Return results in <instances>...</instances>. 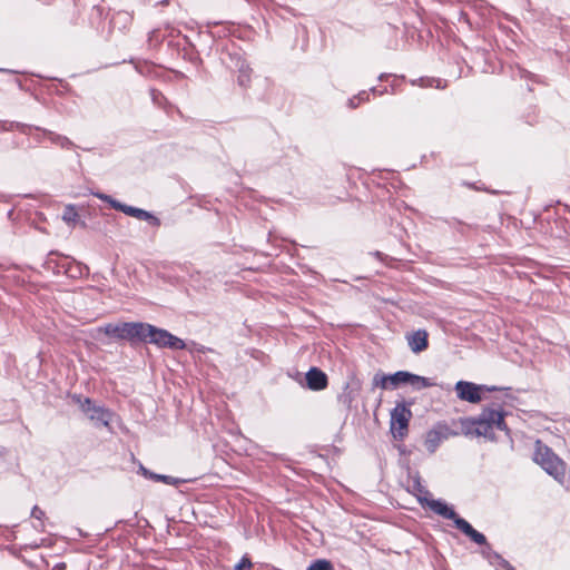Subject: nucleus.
Masks as SVG:
<instances>
[{
  "mask_svg": "<svg viewBox=\"0 0 570 570\" xmlns=\"http://www.w3.org/2000/svg\"><path fill=\"white\" fill-rule=\"evenodd\" d=\"M508 412L500 405L497 407L485 406L478 416L460 417V431L452 430L445 422H438L425 435V448L433 454L440 444L451 436L463 434L469 438H480L494 442L497 436L494 430L503 431L510 435V429L505 422Z\"/></svg>",
  "mask_w": 570,
  "mask_h": 570,
  "instance_id": "nucleus-1",
  "label": "nucleus"
},
{
  "mask_svg": "<svg viewBox=\"0 0 570 570\" xmlns=\"http://www.w3.org/2000/svg\"><path fill=\"white\" fill-rule=\"evenodd\" d=\"M99 331L109 337L127 341L130 346L151 344L158 348H168L171 351L186 348V343L183 338L147 322L130 321L107 323L99 327Z\"/></svg>",
  "mask_w": 570,
  "mask_h": 570,
  "instance_id": "nucleus-2",
  "label": "nucleus"
},
{
  "mask_svg": "<svg viewBox=\"0 0 570 570\" xmlns=\"http://www.w3.org/2000/svg\"><path fill=\"white\" fill-rule=\"evenodd\" d=\"M419 503L423 508H429L435 514L453 521L454 527L461 531L466 538H471V535L476 537V529L472 527V524L462 518L455 510L454 507L449 504L446 501L442 499H433L420 497Z\"/></svg>",
  "mask_w": 570,
  "mask_h": 570,
  "instance_id": "nucleus-3",
  "label": "nucleus"
},
{
  "mask_svg": "<svg viewBox=\"0 0 570 570\" xmlns=\"http://www.w3.org/2000/svg\"><path fill=\"white\" fill-rule=\"evenodd\" d=\"M533 461L556 481L563 483L566 476V463L550 446L540 440H537L535 442Z\"/></svg>",
  "mask_w": 570,
  "mask_h": 570,
  "instance_id": "nucleus-4",
  "label": "nucleus"
},
{
  "mask_svg": "<svg viewBox=\"0 0 570 570\" xmlns=\"http://www.w3.org/2000/svg\"><path fill=\"white\" fill-rule=\"evenodd\" d=\"M71 401L77 404L86 416L94 422L95 426L108 428L114 416V412L105 406L96 405V403L88 396L81 394H71Z\"/></svg>",
  "mask_w": 570,
  "mask_h": 570,
  "instance_id": "nucleus-5",
  "label": "nucleus"
},
{
  "mask_svg": "<svg viewBox=\"0 0 570 570\" xmlns=\"http://www.w3.org/2000/svg\"><path fill=\"white\" fill-rule=\"evenodd\" d=\"M0 129L3 131L18 130L24 135H28L31 129H36L38 131H41L43 136H46L53 145H57L62 149H73L77 147L76 144L71 141L67 136L57 134L49 129H45L38 126H32L19 121L0 120Z\"/></svg>",
  "mask_w": 570,
  "mask_h": 570,
  "instance_id": "nucleus-6",
  "label": "nucleus"
},
{
  "mask_svg": "<svg viewBox=\"0 0 570 570\" xmlns=\"http://www.w3.org/2000/svg\"><path fill=\"white\" fill-rule=\"evenodd\" d=\"M412 401L396 402L395 407L390 413V432L395 440L402 441L409 433V425L412 419L410 406Z\"/></svg>",
  "mask_w": 570,
  "mask_h": 570,
  "instance_id": "nucleus-7",
  "label": "nucleus"
},
{
  "mask_svg": "<svg viewBox=\"0 0 570 570\" xmlns=\"http://www.w3.org/2000/svg\"><path fill=\"white\" fill-rule=\"evenodd\" d=\"M117 20H129V17L125 12H118L109 21L105 17V8L99 4H94L89 14V22L101 36L109 39L114 28L116 27Z\"/></svg>",
  "mask_w": 570,
  "mask_h": 570,
  "instance_id": "nucleus-8",
  "label": "nucleus"
},
{
  "mask_svg": "<svg viewBox=\"0 0 570 570\" xmlns=\"http://www.w3.org/2000/svg\"><path fill=\"white\" fill-rule=\"evenodd\" d=\"M498 386H489L485 384H476L470 381L460 380L454 385L456 397L461 401L478 404L480 403L485 392L499 391Z\"/></svg>",
  "mask_w": 570,
  "mask_h": 570,
  "instance_id": "nucleus-9",
  "label": "nucleus"
},
{
  "mask_svg": "<svg viewBox=\"0 0 570 570\" xmlns=\"http://www.w3.org/2000/svg\"><path fill=\"white\" fill-rule=\"evenodd\" d=\"M216 51L220 52L219 59L230 70L243 72L248 66L243 49L234 41H228L225 45L216 43Z\"/></svg>",
  "mask_w": 570,
  "mask_h": 570,
  "instance_id": "nucleus-10",
  "label": "nucleus"
},
{
  "mask_svg": "<svg viewBox=\"0 0 570 570\" xmlns=\"http://www.w3.org/2000/svg\"><path fill=\"white\" fill-rule=\"evenodd\" d=\"M470 540L481 548L480 553L482 558L485 559L497 570H513V566L499 552L492 549V546L489 543L487 537L482 532L476 530V537L471 535Z\"/></svg>",
  "mask_w": 570,
  "mask_h": 570,
  "instance_id": "nucleus-11",
  "label": "nucleus"
},
{
  "mask_svg": "<svg viewBox=\"0 0 570 570\" xmlns=\"http://www.w3.org/2000/svg\"><path fill=\"white\" fill-rule=\"evenodd\" d=\"M392 390L400 389L402 386H411L414 391H421L435 386V383L430 379L410 371L400 370L392 373Z\"/></svg>",
  "mask_w": 570,
  "mask_h": 570,
  "instance_id": "nucleus-12",
  "label": "nucleus"
},
{
  "mask_svg": "<svg viewBox=\"0 0 570 570\" xmlns=\"http://www.w3.org/2000/svg\"><path fill=\"white\" fill-rule=\"evenodd\" d=\"M362 389V382L355 375H350L348 381L343 386L342 392L337 395V401L341 403L346 410H351L353 407L354 401L358 397Z\"/></svg>",
  "mask_w": 570,
  "mask_h": 570,
  "instance_id": "nucleus-13",
  "label": "nucleus"
},
{
  "mask_svg": "<svg viewBox=\"0 0 570 570\" xmlns=\"http://www.w3.org/2000/svg\"><path fill=\"white\" fill-rule=\"evenodd\" d=\"M301 385L311 391L320 392L328 386V376L320 367L311 366L305 373L304 383H301Z\"/></svg>",
  "mask_w": 570,
  "mask_h": 570,
  "instance_id": "nucleus-14",
  "label": "nucleus"
},
{
  "mask_svg": "<svg viewBox=\"0 0 570 570\" xmlns=\"http://www.w3.org/2000/svg\"><path fill=\"white\" fill-rule=\"evenodd\" d=\"M68 257L69 256L62 255L57 250H51L48 253L42 267L46 271L51 272L55 276L63 275Z\"/></svg>",
  "mask_w": 570,
  "mask_h": 570,
  "instance_id": "nucleus-15",
  "label": "nucleus"
},
{
  "mask_svg": "<svg viewBox=\"0 0 570 570\" xmlns=\"http://www.w3.org/2000/svg\"><path fill=\"white\" fill-rule=\"evenodd\" d=\"M406 341L411 352L414 354H420L429 348V333L424 328L406 334Z\"/></svg>",
  "mask_w": 570,
  "mask_h": 570,
  "instance_id": "nucleus-16",
  "label": "nucleus"
},
{
  "mask_svg": "<svg viewBox=\"0 0 570 570\" xmlns=\"http://www.w3.org/2000/svg\"><path fill=\"white\" fill-rule=\"evenodd\" d=\"M149 94L153 104L158 108H161L167 115H170L173 111H176L179 116H183L179 108L173 105L160 90L156 88H150Z\"/></svg>",
  "mask_w": 570,
  "mask_h": 570,
  "instance_id": "nucleus-17",
  "label": "nucleus"
},
{
  "mask_svg": "<svg viewBox=\"0 0 570 570\" xmlns=\"http://www.w3.org/2000/svg\"><path fill=\"white\" fill-rule=\"evenodd\" d=\"M66 263L67 266L63 271V275H66L68 278L78 279L82 277L85 273L89 272V268L85 264L77 262L71 257H68Z\"/></svg>",
  "mask_w": 570,
  "mask_h": 570,
  "instance_id": "nucleus-18",
  "label": "nucleus"
},
{
  "mask_svg": "<svg viewBox=\"0 0 570 570\" xmlns=\"http://www.w3.org/2000/svg\"><path fill=\"white\" fill-rule=\"evenodd\" d=\"M409 479L412 481V485L411 489H407V491L413 493L417 501L420 497L431 498V492L421 482V475L419 471H410Z\"/></svg>",
  "mask_w": 570,
  "mask_h": 570,
  "instance_id": "nucleus-19",
  "label": "nucleus"
},
{
  "mask_svg": "<svg viewBox=\"0 0 570 570\" xmlns=\"http://www.w3.org/2000/svg\"><path fill=\"white\" fill-rule=\"evenodd\" d=\"M392 373L385 374L383 372H377L373 376L372 385L373 389L380 387L382 390H392Z\"/></svg>",
  "mask_w": 570,
  "mask_h": 570,
  "instance_id": "nucleus-20",
  "label": "nucleus"
},
{
  "mask_svg": "<svg viewBox=\"0 0 570 570\" xmlns=\"http://www.w3.org/2000/svg\"><path fill=\"white\" fill-rule=\"evenodd\" d=\"M135 218L139 220H145L153 227H159L161 225V220L154 213L139 207L137 209Z\"/></svg>",
  "mask_w": 570,
  "mask_h": 570,
  "instance_id": "nucleus-21",
  "label": "nucleus"
},
{
  "mask_svg": "<svg viewBox=\"0 0 570 570\" xmlns=\"http://www.w3.org/2000/svg\"><path fill=\"white\" fill-rule=\"evenodd\" d=\"M368 101H370V91L361 90L355 96L348 98L346 105L350 109H356L362 104H365Z\"/></svg>",
  "mask_w": 570,
  "mask_h": 570,
  "instance_id": "nucleus-22",
  "label": "nucleus"
},
{
  "mask_svg": "<svg viewBox=\"0 0 570 570\" xmlns=\"http://www.w3.org/2000/svg\"><path fill=\"white\" fill-rule=\"evenodd\" d=\"M61 218L67 224L75 225L79 219V214L77 212L76 205H73V204L66 205Z\"/></svg>",
  "mask_w": 570,
  "mask_h": 570,
  "instance_id": "nucleus-23",
  "label": "nucleus"
},
{
  "mask_svg": "<svg viewBox=\"0 0 570 570\" xmlns=\"http://www.w3.org/2000/svg\"><path fill=\"white\" fill-rule=\"evenodd\" d=\"M153 481L161 482V483L169 484V485H179L185 482V480H183V479L174 478V476L167 475V474H159L156 472L153 475Z\"/></svg>",
  "mask_w": 570,
  "mask_h": 570,
  "instance_id": "nucleus-24",
  "label": "nucleus"
},
{
  "mask_svg": "<svg viewBox=\"0 0 570 570\" xmlns=\"http://www.w3.org/2000/svg\"><path fill=\"white\" fill-rule=\"evenodd\" d=\"M306 570H334V567L330 560L316 559L309 563Z\"/></svg>",
  "mask_w": 570,
  "mask_h": 570,
  "instance_id": "nucleus-25",
  "label": "nucleus"
},
{
  "mask_svg": "<svg viewBox=\"0 0 570 570\" xmlns=\"http://www.w3.org/2000/svg\"><path fill=\"white\" fill-rule=\"evenodd\" d=\"M91 195L97 197L98 199L102 200L104 203L108 204L112 209L116 210V206L118 205L119 200L111 197L108 194L101 193V191H91Z\"/></svg>",
  "mask_w": 570,
  "mask_h": 570,
  "instance_id": "nucleus-26",
  "label": "nucleus"
},
{
  "mask_svg": "<svg viewBox=\"0 0 570 570\" xmlns=\"http://www.w3.org/2000/svg\"><path fill=\"white\" fill-rule=\"evenodd\" d=\"M417 81H420L422 87L445 88V81L439 78H420Z\"/></svg>",
  "mask_w": 570,
  "mask_h": 570,
  "instance_id": "nucleus-27",
  "label": "nucleus"
},
{
  "mask_svg": "<svg viewBox=\"0 0 570 570\" xmlns=\"http://www.w3.org/2000/svg\"><path fill=\"white\" fill-rule=\"evenodd\" d=\"M130 62L134 63L136 71L141 76L149 75L153 69V66L146 60L136 62L134 60H130Z\"/></svg>",
  "mask_w": 570,
  "mask_h": 570,
  "instance_id": "nucleus-28",
  "label": "nucleus"
},
{
  "mask_svg": "<svg viewBox=\"0 0 570 570\" xmlns=\"http://www.w3.org/2000/svg\"><path fill=\"white\" fill-rule=\"evenodd\" d=\"M445 224H448L451 228L458 230L459 233L463 234L465 227H470L468 224L459 220L458 218H446L442 219Z\"/></svg>",
  "mask_w": 570,
  "mask_h": 570,
  "instance_id": "nucleus-29",
  "label": "nucleus"
},
{
  "mask_svg": "<svg viewBox=\"0 0 570 570\" xmlns=\"http://www.w3.org/2000/svg\"><path fill=\"white\" fill-rule=\"evenodd\" d=\"M137 209H138V207H135V206H131V205H127V204L121 203V202H119L118 205L116 206V210L121 212L125 215L134 217V218H135V215L137 213Z\"/></svg>",
  "mask_w": 570,
  "mask_h": 570,
  "instance_id": "nucleus-30",
  "label": "nucleus"
},
{
  "mask_svg": "<svg viewBox=\"0 0 570 570\" xmlns=\"http://www.w3.org/2000/svg\"><path fill=\"white\" fill-rule=\"evenodd\" d=\"M253 568L252 559L248 554H244L240 560L234 566V570H250Z\"/></svg>",
  "mask_w": 570,
  "mask_h": 570,
  "instance_id": "nucleus-31",
  "label": "nucleus"
},
{
  "mask_svg": "<svg viewBox=\"0 0 570 570\" xmlns=\"http://www.w3.org/2000/svg\"><path fill=\"white\" fill-rule=\"evenodd\" d=\"M249 71H250V68H249V65L245 67V69L243 70V72H239L238 75V78H237V82L239 86L242 87H246L249 82Z\"/></svg>",
  "mask_w": 570,
  "mask_h": 570,
  "instance_id": "nucleus-32",
  "label": "nucleus"
},
{
  "mask_svg": "<svg viewBox=\"0 0 570 570\" xmlns=\"http://www.w3.org/2000/svg\"><path fill=\"white\" fill-rule=\"evenodd\" d=\"M161 42V38L159 36V30L154 29L148 33V43L150 47H155Z\"/></svg>",
  "mask_w": 570,
  "mask_h": 570,
  "instance_id": "nucleus-33",
  "label": "nucleus"
},
{
  "mask_svg": "<svg viewBox=\"0 0 570 570\" xmlns=\"http://www.w3.org/2000/svg\"><path fill=\"white\" fill-rule=\"evenodd\" d=\"M367 91H370V95L373 94L375 96H384V95L389 94V87L373 86Z\"/></svg>",
  "mask_w": 570,
  "mask_h": 570,
  "instance_id": "nucleus-34",
  "label": "nucleus"
},
{
  "mask_svg": "<svg viewBox=\"0 0 570 570\" xmlns=\"http://www.w3.org/2000/svg\"><path fill=\"white\" fill-rule=\"evenodd\" d=\"M138 472L148 480H153V475L155 472L145 468L141 463H139Z\"/></svg>",
  "mask_w": 570,
  "mask_h": 570,
  "instance_id": "nucleus-35",
  "label": "nucleus"
},
{
  "mask_svg": "<svg viewBox=\"0 0 570 570\" xmlns=\"http://www.w3.org/2000/svg\"><path fill=\"white\" fill-rule=\"evenodd\" d=\"M31 517L41 521L45 518V511H42L38 505H35L31 510Z\"/></svg>",
  "mask_w": 570,
  "mask_h": 570,
  "instance_id": "nucleus-36",
  "label": "nucleus"
},
{
  "mask_svg": "<svg viewBox=\"0 0 570 570\" xmlns=\"http://www.w3.org/2000/svg\"><path fill=\"white\" fill-rule=\"evenodd\" d=\"M396 449L401 455L409 456L411 454V450H409L404 444L396 445Z\"/></svg>",
  "mask_w": 570,
  "mask_h": 570,
  "instance_id": "nucleus-37",
  "label": "nucleus"
},
{
  "mask_svg": "<svg viewBox=\"0 0 570 570\" xmlns=\"http://www.w3.org/2000/svg\"><path fill=\"white\" fill-rule=\"evenodd\" d=\"M519 73H520L521 78H525V79H532V77H533V75L530 71L522 69V68H519Z\"/></svg>",
  "mask_w": 570,
  "mask_h": 570,
  "instance_id": "nucleus-38",
  "label": "nucleus"
},
{
  "mask_svg": "<svg viewBox=\"0 0 570 570\" xmlns=\"http://www.w3.org/2000/svg\"><path fill=\"white\" fill-rule=\"evenodd\" d=\"M458 14H459V21H464V22H466V23H470V22H469V16H468V13H466V12H464V11H459V12H458Z\"/></svg>",
  "mask_w": 570,
  "mask_h": 570,
  "instance_id": "nucleus-39",
  "label": "nucleus"
},
{
  "mask_svg": "<svg viewBox=\"0 0 570 570\" xmlns=\"http://www.w3.org/2000/svg\"><path fill=\"white\" fill-rule=\"evenodd\" d=\"M392 73L382 72L379 75L377 80L379 81H386L390 77H392Z\"/></svg>",
  "mask_w": 570,
  "mask_h": 570,
  "instance_id": "nucleus-40",
  "label": "nucleus"
},
{
  "mask_svg": "<svg viewBox=\"0 0 570 570\" xmlns=\"http://www.w3.org/2000/svg\"><path fill=\"white\" fill-rule=\"evenodd\" d=\"M397 92V83L395 81L391 82L389 94H396Z\"/></svg>",
  "mask_w": 570,
  "mask_h": 570,
  "instance_id": "nucleus-41",
  "label": "nucleus"
},
{
  "mask_svg": "<svg viewBox=\"0 0 570 570\" xmlns=\"http://www.w3.org/2000/svg\"><path fill=\"white\" fill-rule=\"evenodd\" d=\"M13 216H14V208H11V209H9V210H8V213H7V218H8L9 220H13Z\"/></svg>",
  "mask_w": 570,
  "mask_h": 570,
  "instance_id": "nucleus-42",
  "label": "nucleus"
},
{
  "mask_svg": "<svg viewBox=\"0 0 570 570\" xmlns=\"http://www.w3.org/2000/svg\"><path fill=\"white\" fill-rule=\"evenodd\" d=\"M56 569H58V570H65V569H66V563H63V562L58 563V564L56 566Z\"/></svg>",
  "mask_w": 570,
  "mask_h": 570,
  "instance_id": "nucleus-43",
  "label": "nucleus"
},
{
  "mask_svg": "<svg viewBox=\"0 0 570 570\" xmlns=\"http://www.w3.org/2000/svg\"><path fill=\"white\" fill-rule=\"evenodd\" d=\"M6 532H8V534H6V540H12L13 539V535H12V532H9L8 529H6Z\"/></svg>",
  "mask_w": 570,
  "mask_h": 570,
  "instance_id": "nucleus-44",
  "label": "nucleus"
},
{
  "mask_svg": "<svg viewBox=\"0 0 570 570\" xmlns=\"http://www.w3.org/2000/svg\"><path fill=\"white\" fill-rule=\"evenodd\" d=\"M35 529L38 531H43V524L40 523L39 525H35Z\"/></svg>",
  "mask_w": 570,
  "mask_h": 570,
  "instance_id": "nucleus-45",
  "label": "nucleus"
},
{
  "mask_svg": "<svg viewBox=\"0 0 570 570\" xmlns=\"http://www.w3.org/2000/svg\"><path fill=\"white\" fill-rule=\"evenodd\" d=\"M272 237H273L272 232H268V234H267V242H268V243H271V242H272Z\"/></svg>",
  "mask_w": 570,
  "mask_h": 570,
  "instance_id": "nucleus-46",
  "label": "nucleus"
},
{
  "mask_svg": "<svg viewBox=\"0 0 570 570\" xmlns=\"http://www.w3.org/2000/svg\"><path fill=\"white\" fill-rule=\"evenodd\" d=\"M375 256H377L379 258H381V259H382V258H383V256H384V254H383V253H381V252H375Z\"/></svg>",
  "mask_w": 570,
  "mask_h": 570,
  "instance_id": "nucleus-47",
  "label": "nucleus"
},
{
  "mask_svg": "<svg viewBox=\"0 0 570 570\" xmlns=\"http://www.w3.org/2000/svg\"><path fill=\"white\" fill-rule=\"evenodd\" d=\"M76 157H77V161H78V164L80 165V155H79V154H76Z\"/></svg>",
  "mask_w": 570,
  "mask_h": 570,
  "instance_id": "nucleus-48",
  "label": "nucleus"
},
{
  "mask_svg": "<svg viewBox=\"0 0 570 570\" xmlns=\"http://www.w3.org/2000/svg\"><path fill=\"white\" fill-rule=\"evenodd\" d=\"M1 72H11L9 69H0Z\"/></svg>",
  "mask_w": 570,
  "mask_h": 570,
  "instance_id": "nucleus-49",
  "label": "nucleus"
},
{
  "mask_svg": "<svg viewBox=\"0 0 570 570\" xmlns=\"http://www.w3.org/2000/svg\"><path fill=\"white\" fill-rule=\"evenodd\" d=\"M533 121H535V119L533 118L532 120H527L528 124L532 125Z\"/></svg>",
  "mask_w": 570,
  "mask_h": 570,
  "instance_id": "nucleus-50",
  "label": "nucleus"
},
{
  "mask_svg": "<svg viewBox=\"0 0 570 570\" xmlns=\"http://www.w3.org/2000/svg\"><path fill=\"white\" fill-rule=\"evenodd\" d=\"M265 256H273L274 254L272 253H264Z\"/></svg>",
  "mask_w": 570,
  "mask_h": 570,
  "instance_id": "nucleus-51",
  "label": "nucleus"
},
{
  "mask_svg": "<svg viewBox=\"0 0 570 570\" xmlns=\"http://www.w3.org/2000/svg\"><path fill=\"white\" fill-rule=\"evenodd\" d=\"M36 140L40 142V141H41V138H40L39 136H37V137H36Z\"/></svg>",
  "mask_w": 570,
  "mask_h": 570,
  "instance_id": "nucleus-52",
  "label": "nucleus"
},
{
  "mask_svg": "<svg viewBox=\"0 0 570 570\" xmlns=\"http://www.w3.org/2000/svg\"><path fill=\"white\" fill-rule=\"evenodd\" d=\"M513 570H517V569L513 567Z\"/></svg>",
  "mask_w": 570,
  "mask_h": 570,
  "instance_id": "nucleus-53",
  "label": "nucleus"
}]
</instances>
